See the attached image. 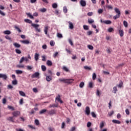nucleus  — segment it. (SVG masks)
Instances as JSON below:
<instances>
[{
    "label": "nucleus",
    "instance_id": "nucleus-1",
    "mask_svg": "<svg viewBox=\"0 0 131 131\" xmlns=\"http://www.w3.org/2000/svg\"><path fill=\"white\" fill-rule=\"evenodd\" d=\"M59 80L60 82H64V83H68L69 84L70 83H72L74 81V79H61L59 78Z\"/></svg>",
    "mask_w": 131,
    "mask_h": 131
},
{
    "label": "nucleus",
    "instance_id": "nucleus-2",
    "mask_svg": "<svg viewBox=\"0 0 131 131\" xmlns=\"http://www.w3.org/2000/svg\"><path fill=\"white\" fill-rule=\"evenodd\" d=\"M115 12L117 14L113 17V19H114V20H116L117 19H118L119 17H120L121 13L120 10H119L118 8H115Z\"/></svg>",
    "mask_w": 131,
    "mask_h": 131
},
{
    "label": "nucleus",
    "instance_id": "nucleus-3",
    "mask_svg": "<svg viewBox=\"0 0 131 131\" xmlns=\"http://www.w3.org/2000/svg\"><path fill=\"white\" fill-rule=\"evenodd\" d=\"M31 26H32V27L35 28L37 32H40V31H41V30H40V28H38L39 27V25L35 24H31Z\"/></svg>",
    "mask_w": 131,
    "mask_h": 131
},
{
    "label": "nucleus",
    "instance_id": "nucleus-4",
    "mask_svg": "<svg viewBox=\"0 0 131 131\" xmlns=\"http://www.w3.org/2000/svg\"><path fill=\"white\" fill-rule=\"evenodd\" d=\"M12 114L14 118L18 117V116H20V115L21 114V112H20V111H16L12 112Z\"/></svg>",
    "mask_w": 131,
    "mask_h": 131
},
{
    "label": "nucleus",
    "instance_id": "nucleus-5",
    "mask_svg": "<svg viewBox=\"0 0 131 131\" xmlns=\"http://www.w3.org/2000/svg\"><path fill=\"white\" fill-rule=\"evenodd\" d=\"M6 120L9 121V122H12V123H15V119L13 117H8L6 118Z\"/></svg>",
    "mask_w": 131,
    "mask_h": 131
},
{
    "label": "nucleus",
    "instance_id": "nucleus-6",
    "mask_svg": "<svg viewBox=\"0 0 131 131\" xmlns=\"http://www.w3.org/2000/svg\"><path fill=\"white\" fill-rule=\"evenodd\" d=\"M24 61H25L26 62H28V61H29L28 58L27 57H24V56H23L19 60L20 64H21V63H23V62H24Z\"/></svg>",
    "mask_w": 131,
    "mask_h": 131
},
{
    "label": "nucleus",
    "instance_id": "nucleus-7",
    "mask_svg": "<svg viewBox=\"0 0 131 131\" xmlns=\"http://www.w3.org/2000/svg\"><path fill=\"white\" fill-rule=\"evenodd\" d=\"M50 27L49 26H45L44 27V32L46 35L49 36V34H48V31H49V29Z\"/></svg>",
    "mask_w": 131,
    "mask_h": 131
},
{
    "label": "nucleus",
    "instance_id": "nucleus-8",
    "mask_svg": "<svg viewBox=\"0 0 131 131\" xmlns=\"http://www.w3.org/2000/svg\"><path fill=\"white\" fill-rule=\"evenodd\" d=\"M100 21L101 23H104V24H107V25L111 24V23H112V21L109 20L103 21L102 19H100Z\"/></svg>",
    "mask_w": 131,
    "mask_h": 131
},
{
    "label": "nucleus",
    "instance_id": "nucleus-9",
    "mask_svg": "<svg viewBox=\"0 0 131 131\" xmlns=\"http://www.w3.org/2000/svg\"><path fill=\"white\" fill-rule=\"evenodd\" d=\"M48 113L49 115H54V114H56V110H51L50 111H48Z\"/></svg>",
    "mask_w": 131,
    "mask_h": 131
},
{
    "label": "nucleus",
    "instance_id": "nucleus-10",
    "mask_svg": "<svg viewBox=\"0 0 131 131\" xmlns=\"http://www.w3.org/2000/svg\"><path fill=\"white\" fill-rule=\"evenodd\" d=\"M80 5L81 7H85V6H86V2L84 0H80Z\"/></svg>",
    "mask_w": 131,
    "mask_h": 131
},
{
    "label": "nucleus",
    "instance_id": "nucleus-11",
    "mask_svg": "<svg viewBox=\"0 0 131 131\" xmlns=\"http://www.w3.org/2000/svg\"><path fill=\"white\" fill-rule=\"evenodd\" d=\"M0 78H3L6 80L8 78V76L6 74H0Z\"/></svg>",
    "mask_w": 131,
    "mask_h": 131
},
{
    "label": "nucleus",
    "instance_id": "nucleus-12",
    "mask_svg": "<svg viewBox=\"0 0 131 131\" xmlns=\"http://www.w3.org/2000/svg\"><path fill=\"white\" fill-rule=\"evenodd\" d=\"M85 112L87 115H90V113H91V111H90V107L86 106L85 107Z\"/></svg>",
    "mask_w": 131,
    "mask_h": 131
},
{
    "label": "nucleus",
    "instance_id": "nucleus-13",
    "mask_svg": "<svg viewBox=\"0 0 131 131\" xmlns=\"http://www.w3.org/2000/svg\"><path fill=\"white\" fill-rule=\"evenodd\" d=\"M119 33L120 34V36L121 37H122V36H123V35H124V32H123V30H121L120 29H119Z\"/></svg>",
    "mask_w": 131,
    "mask_h": 131
},
{
    "label": "nucleus",
    "instance_id": "nucleus-14",
    "mask_svg": "<svg viewBox=\"0 0 131 131\" xmlns=\"http://www.w3.org/2000/svg\"><path fill=\"white\" fill-rule=\"evenodd\" d=\"M39 76V73L35 72L32 75V78H35V77H38Z\"/></svg>",
    "mask_w": 131,
    "mask_h": 131
},
{
    "label": "nucleus",
    "instance_id": "nucleus-15",
    "mask_svg": "<svg viewBox=\"0 0 131 131\" xmlns=\"http://www.w3.org/2000/svg\"><path fill=\"white\" fill-rule=\"evenodd\" d=\"M56 100H57V102H60V104H62L63 101L61 100V98L60 97V95H58V96L56 97Z\"/></svg>",
    "mask_w": 131,
    "mask_h": 131
},
{
    "label": "nucleus",
    "instance_id": "nucleus-16",
    "mask_svg": "<svg viewBox=\"0 0 131 131\" xmlns=\"http://www.w3.org/2000/svg\"><path fill=\"white\" fill-rule=\"evenodd\" d=\"M20 42L21 43H24V45H29V43H30V41H29V40H21L20 41Z\"/></svg>",
    "mask_w": 131,
    "mask_h": 131
},
{
    "label": "nucleus",
    "instance_id": "nucleus-17",
    "mask_svg": "<svg viewBox=\"0 0 131 131\" xmlns=\"http://www.w3.org/2000/svg\"><path fill=\"white\" fill-rule=\"evenodd\" d=\"M34 59L35 61H38V59H39V54L36 53L34 55Z\"/></svg>",
    "mask_w": 131,
    "mask_h": 131
},
{
    "label": "nucleus",
    "instance_id": "nucleus-18",
    "mask_svg": "<svg viewBox=\"0 0 131 131\" xmlns=\"http://www.w3.org/2000/svg\"><path fill=\"white\" fill-rule=\"evenodd\" d=\"M69 27L70 29H73V28H74V26L73 25V24H72V23H71V21H69Z\"/></svg>",
    "mask_w": 131,
    "mask_h": 131
},
{
    "label": "nucleus",
    "instance_id": "nucleus-19",
    "mask_svg": "<svg viewBox=\"0 0 131 131\" xmlns=\"http://www.w3.org/2000/svg\"><path fill=\"white\" fill-rule=\"evenodd\" d=\"M112 122H113V123H115L116 124H120V123H121L120 121L114 119L112 120Z\"/></svg>",
    "mask_w": 131,
    "mask_h": 131
},
{
    "label": "nucleus",
    "instance_id": "nucleus-20",
    "mask_svg": "<svg viewBox=\"0 0 131 131\" xmlns=\"http://www.w3.org/2000/svg\"><path fill=\"white\" fill-rule=\"evenodd\" d=\"M105 7L107 8V9H108V10H113V7H112V6L109 5L108 4H106L105 5Z\"/></svg>",
    "mask_w": 131,
    "mask_h": 131
},
{
    "label": "nucleus",
    "instance_id": "nucleus-21",
    "mask_svg": "<svg viewBox=\"0 0 131 131\" xmlns=\"http://www.w3.org/2000/svg\"><path fill=\"white\" fill-rule=\"evenodd\" d=\"M13 46L14 47H15V48H20L21 47V45L17 42H14L13 43Z\"/></svg>",
    "mask_w": 131,
    "mask_h": 131
},
{
    "label": "nucleus",
    "instance_id": "nucleus-22",
    "mask_svg": "<svg viewBox=\"0 0 131 131\" xmlns=\"http://www.w3.org/2000/svg\"><path fill=\"white\" fill-rule=\"evenodd\" d=\"M3 33L4 34H6L7 35H9L11 34V31H10V30H6V31H4L3 32Z\"/></svg>",
    "mask_w": 131,
    "mask_h": 131
},
{
    "label": "nucleus",
    "instance_id": "nucleus-23",
    "mask_svg": "<svg viewBox=\"0 0 131 131\" xmlns=\"http://www.w3.org/2000/svg\"><path fill=\"white\" fill-rule=\"evenodd\" d=\"M58 104H50L49 106V108H55V107H58Z\"/></svg>",
    "mask_w": 131,
    "mask_h": 131
},
{
    "label": "nucleus",
    "instance_id": "nucleus-24",
    "mask_svg": "<svg viewBox=\"0 0 131 131\" xmlns=\"http://www.w3.org/2000/svg\"><path fill=\"white\" fill-rule=\"evenodd\" d=\"M47 65H48V66H52L53 65V63L50 60H47Z\"/></svg>",
    "mask_w": 131,
    "mask_h": 131
},
{
    "label": "nucleus",
    "instance_id": "nucleus-25",
    "mask_svg": "<svg viewBox=\"0 0 131 131\" xmlns=\"http://www.w3.org/2000/svg\"><path fill=\"white\" fill-rule=\"evenodd\" d=\"M68 10L67 9V7L66 6H64L63 8V12L64 14L67 13Z\"/></svg>",
    "mask_w": 131,
    "mask_h": 131
},
{
    "label": "nucleus",
    "instance_id": "nucleus-26",
    "mask_svg": "<svg viewBox=\"0 0 131 131\" xmlns=\"http://www.w3.org/2000/svg\"><path fill=\"white\" fill-rule=\"evenodd\" d=\"M25 22H26V23H29V24H31V23H32V21L30 20L29 19H25Z\"/></svg>",
    "mask_w": 131,
    "mask_h": 131
},
{
    "label": "nucleus",
    "instance_id": "nucleus-27",
    "mask_svg": "<svg viewBox=\"0 0 131 131\" xmlns=\"http://www.w3.org/2000/svg\"><path fill=\"white\" fill-rule=\"evenodd\" d=\"M15 73H16V74H22L23 73V71L17 70L15 71Z\"/></svg>",
    "mask_w": 131,
    "mask_h": 131
},
{
    "label": "nucleus",
    "instance_id": "nucleus-28",
    "mask_svg": "<svg viewBox=\"0 0 131 131\" xmlns=\"http://www.w3.org/2000/svg\"><path fill=\"white\" fill-rule=\"evenodd\" d=\"M46 80L47 81H51V80H52V77H51V76H47Z\"/></svg>",
    "mask_w": 131,
    "mask_h": 131
},
{
    "label": "nucleus",
    "instance_id": "nucleus-29",
    "mask_svg": "<svg viewBox=\"0 0 131 131\" xmlns=\"http://www.w3.org/2000/svg\"><path fill=\"white\" fill-rule=\"evenodd\" d=\"M19 94L20 96H21L22 97H25V93H24L23 91H19Z\"/></svg>",
    "mask_w": 131,
    "mask_h": 131
},
{
    "label": "nucleus",
    "instance_id": "nucleus-30",
    "mask_svg": "<svg viewBox=\"0 0 131 131\" xmlns=\"http://www.w3.org/2000/svg\"><path fill=\"white\" fill-rule=\"evenodd\" d=\"M46 112H47V110L46 109H43L41 110L40 112H39V114H43V113H46Z\"/></svg>",
    "mask_w": 131,
    "mask_h": 131
},
{
    "label": "nucleus",
    "instance_id": "nucleus-31",
    "mask_svg": "<svg viewBox=\"0 0 131 131\" xmlns=\"http://www.w3.org/2000/svg\"><path fill=\"white\" fill-rule=\"evenodd\" d=\"M94 83L92 82H90L89 83V88H90V89H93L94 86H93Z\"/></svg>",
    "mask_w": 131,
    "mask_h": 131
},
{
    "label": "nucleus",
    "instance_id": "nucleus-32",
    "mask_svg": "<svg viewBox=\"0 0 131 131\" xmlns=\"http://www.w3.org/2000/svg\"><path fill=\"white\" fill-rule=\"evenodd\" d=\"M5 37L6 39H8V40H10L12 41V38H11V37H10L9 35H6Z\"/></svg>",
    "mask_w": 131,
    "mask_h": 131
},
{
    "label": "nucleus",
    "instance_id": "nucleus-33",
    "mask_svg": "<svg viewBox=\"0 0 131 131\" xmlns=\"http://www.w3.org/2000/svg\"><path fill=\"white\" fill-rule=\"evenodd\" d=\"M8 108L9 109V110H12V111H14L15 110V108L11 105H8Z\"/></svg>",
    "mask_w": 131,
    "mask_h": 131
},
{
    "label": "nucleus",
    "instance_id": "nucleus-34",
    "mask_svg": "<svg viewBox=\"0 0 131 131\" xmlns=\"http://www.w3.org/2000/svg\"><path fill=\"white\" fill-rule=\"evenodd\" d=\"M103 127H104V122L101 121L100 123V128H101L102 129V128H103Z\"/></svg>",
    "mask_w": 131,
    "mask_h": 131
},
{
    "label": "nucleus",
    "instance_id": "nucleus-35",
    "mask_svg": "<svg viewBox=\"0 0 131 131\" xmlns=\"http://www.w3.org/2000/svg\"><path fill=\"white\" fill-rule=\"evenodd\" d=\"M123 85V82H122V81H120L119 84L117 85V86H118V88H122Z\"/></svg>",
    "mask_w": 131,
    "mask_h": 131
},
{
    "label": "nucleus",
    "instance_id": "nucleus-36",
    "mask_svg": "<svg viewBox=\"0 0 131 131\" xmlns=\"http://www.w3.org/2000/svg\"><path fill=\"white\" fill-rule=\"evenodd\" d=\"M41 68L42 69V71H46V70H47V67L43 65L41 66Z\"/></svg>",
    "mask_w": 131,
    "mask_h": 131
},
{
    "label": "nucleus",
    "instance_id": "nucleus-37",
    "mask_svg": "<svg viewBox=\"0 0 131 131\" xmlns=\"http://www.w3.org/2000/svg\"><path fill=\"white\" fill-rule=\"evenodd\" d=\"M57 7H58V5H57V3H54L52 5V8H53V9H57Z\"/></svg>",
    "mask_w": 131,
    "mask_h": 131
},
{
    "label": "nucleus",
    "instance_id": "nucleus-38",
    "mask_svg": "<svg viewBox=\"0 0 131 131\" xmlns=\"http://www.w3.org/2000/svg\"><path fill=\"white\" fill-rule=\"evenodd\" d=\"M96 77H97V75H96V73H94L92 76L93 80H96Z\"/></svg>",
    "mask_w": 131,
    "mask_h": 131
},
{
    "label": "nucleus",
    "instance_id": "nucleus-39",
    "mask_svg": "<svg viewBox=\"0 0 131 131\" xmlns=\"http://www.w3.org/2000/svg\"><path fill=\"white\" fill-rule=\"evenodd\" d=\"M116 92H117V87L114 86L113 88V93H114V94H116Z\"/></svg>",
    "mask_w": 131,
    "mask_h": 131
},
{
    "label": "nucleus",
    "instance_id": "nucleus-40",
    "mask_svg": "<svg viewBox=\"0 0 131 131\" xmlns=\"http://www.w3.org/2000/svg\"><path fill=\"white\" fill-rule=\"evenodd\" d=\"M94 22H95V20H94V19H88V23H89V24H92L94 23Z\"/></svg>",
    "mask_w": 131,
    "mask_h": 131
},
{
    "label": "nucleus",
    "instance_id": "nucleus-41",
    "mask_svg": "<svg viewBox=\"0 0 131 131\" xmlns=\"http://www.w3.org/2000/svg\"><path fill=\"white\" fill-rule=\"evenodd\" d=\"M40 12H41V13H45V12H47V9L41 8L40 9Z\"/></svg>",
    "mask_w": 131,
    "mask_h": 131
},
{
    "label": "nucleus",
    "instance_id": "nucleus-42",
    "mask_svg": "<svg viewBox=\"0 0 131 131\" xmlns=\"http://www.w3.org/2000/svg\"><path fill=\"white\" fill-rule=\"evenodd\" d=\"M15 53H16V54H21V50H20L18 49H15Z\"/></svg>",
    "mask_w": 131,
    "mask_h": 131
},
{
    "label": "nucleus",
    "instance_id": "nucleus-43",
    "mask_svg": "<svg viewBox=\"0 0 131 131\" xmlns=\"http://www.w3.org/2000/svg\"><path fill=\"white\" fill-rule=\"evenodd\" d=\"M50 45L51 47H54L55 46V42L53 40H51L50 42Z\"/></svg>",
    "mask_w": 131,
    "mask_h": 131
},
{
    "label": "nucleus",
    "instance_id": "nucleus-44",
    "mask_svg": "<svg viewBox=\"0 0 131 131\" xmlns=\"http://www.w3.org/2000/svg\"><path fill=\"white\" fill-rule=\"evenodd\" d=\"M84 85V82H81L79 84V87L81 88H83Z\"/></svg>",
    "mask_w": 131,
    "mask_h": 131
},
{
    "label": "nucleus",
    "instance_id": "nucleus-45",
    "mask_svg": "<svg viewBox=\"0 0 131 131\" xmlns=\"http://www.w3.org/2000/svg\"><path fill=\"white\" fill-rule=\"evenodd\" d=\"M103 12H104V10L103 9H98V14H102Z\"/></svg>",
    "mask_w": 131,
    "mask_h": 131
},
{
    "label": "nucleus",
    "instance_id": "nucleus-46",
    "mask_svg": "<svg viewBox=\"0 0 131 131\" xmlns=\"http://www.w3.org/2000/svg\"><path fill=\"white\" fill-rule=\"evenodd\" d=\"M62 69L64 71H66V72H68V71H69V69H68V68H67L66 67H63Z\"/></svg>",
    "mask_w": 131,
    "mask_h": 131
},
{
    "label": "nucleus",
    "instance_id": "nucleus-47",
    "mask_svg": "<svg viewBox=\"0 0 131 131\" xmlns=\"http://www.w3.org/2000/svg\"><path fill=\"white\" fill-rule=\"evenodd\" d=\"M96 95L98 96V97H100L101 96V93H100V91H99V90H97Z\"/></svg>",
    "mask_w": 131,
    "mask_h": 131
},
{
    "label": "nucleus",
    "instance_id": "nucleus-48",
    "mask_svg": "<svg viewBox=\"0 0 131 131\" xmlns=\"http://www.w3.org/2000/svg\"><path fill=\"white\" fill-rule=\"evenodd\" d=\"M16 67H17V68H24L25 66L24 65L17 64Z\"/></svg>",
    "mask_w": 131,
    "mask_h": 131
},
{
    "label": "nucleus",
    "instance_id": "nucleus-49",
    "mask_svg": "<svg viewBox=\"0 0 131 131\" xmlns=\"http://www.w3.org/2000/svg\"><path fill=\"white\" fill-rule=\"evenodd\" d=\"M107 31L108 32H112V31H114V29H113V28H109Z\"/></svg>",
    "mask_w": 131,
    "mask_h": 131
},
{
    "label": "nucleus",
    "instance_id": "nucleus-50",
    "mask_svg": "<svg viewBox=\"0 0 131 131\" xmlns=\"http://www.w3.org/2000/svg\"><path fill=\"white\" fill-rule=\"evenodd\" d=\"M88 48L89 50H94V47L92 45H88Z\"/></svg>",
    "mask_w": 131,
    "mask_h": 131
},
{
    "label": "nucleus",
    "instance_id": "nucleus-51",
    "mask_svg": "<svg viewBox=\"0 0 131 131\" xmlns=\"http://www.w3.org/2000/svg\"><path fill=\"white\" fill-rule=\"evenodd\" d=\"M35 123L36 125H39V121H38V120H37V119H35Z\"/></svg>",
    "mask_w": 131,
    "mask_h": 131
},
{
    "label": "nucleus",
    "instance_id": "nucleus-52",
    "mask_svg": "<svg viewBox=\"0 0 131 131\" xmlns=\"http://www.w3.org/2000/svg\"><path fill=\"white\" fill-rule=\"evenodd\" d=\"M91 115H92V117H94V118H96V117H97V115H96L95 112H92Z\"/></svg>",
    "mask_w": 131,
    "mask_h": 131
},
{
    "label": "nucleus",
    "instance_id": "nucleus-53",
    "mask_svg": "<svg viewBox=\"0 0 131 131\" xmlns=\"http://www.w3.org/2000/svg\"><path fill=\"white\" fill-rule=\"evenodd\" d=\"M57 35V37H58L59 38H62V37H63V36L60 33H58Z\"/></svg>",
    "mask_w": 131,
    "mask_h": 131
},
{
    "label": "nucleus",
    "instance_id": "nucleus-54",
    "mask_svg": "<svg viewBox=\"0 0 131 131\" xmlns=\"http://www.w3.org/2000/svg\"><path fill=\"white\" fill-rule=\"evenodd\" d=\"M27 16H28V17H29L31 19H33V16H32V15H31V14L30 13H27Z\"/></svg>",
    "mask_w": 131,
    "mask_h": 131
},
{
    "label": "nucleus",
    "instance_id": "nucleus-55",
    "mask_svg": "<svg viewBox=\"0 0 131 131\" xmlns=\"http://www.w3.org/2000/svg\"><path fill=\"white\" fill-rule=\"evenodd\" d=\"M123 25H124V26H125V27H127V26H128L127 22L125 20H124L123 21Z\"/></svg>",
    "mask_w": 131,
    "mask_h": 131
},
{
    "label": "nucleus",
    "instance_id": "nucleus-56",
    "mask_svg": "<svg viewBox=\"0 0 131 131\" xmlns=\"http://www.w3.org/2000/svg\"><path fill=\"white\" fill-rule=\"evenodd\" d=\"M68 41L71 46H73V42H72V40H71V39H69Z\"/></svg>",
    "mask_w": 131,
    "mask_h": 131
},
{
    "label": "nucleus",
    "instance_id": "nucleus-57",
    "mask_svg": "<svg viewBox=\"0 0 131 131\" xmlns=\"http://www.w3.org/2000/svg\"><path fill=\"white\" fill-rule=\"evenodd\" d=\"M15 29H17V31H18L19 33L22 32V31L19 28V27L15 26Z\"/></svg>",
    "mask_w": 131,
    "mask_h": 131
},
{
    "label": "nucleus",
    "instance_id": "nucleus-58",
    "mask_svg": "<svg viewBox=\"0 0 131 131\" xmlns=\"http://www.w3.org/2000/svg\"><path fill=\"white\" fill-rule=\"evenodd\" d=\"M84 30H89V26H86V25H84L83 26Z\"/></svg>",
    "mask_w": 131,
    "mask_h": 131
},
{
    "label": "nucleus",
    "instance_id": "nucleus-59",
    "mask_svg": "<svg viewBox=\"0 0 131 131\" xmlns=\"http://www.w3.org/2000/svg\"><path fill=\"white\" fill-rule=\"evenodd\" d=\"M28 126L30 128H32V129H36L35 126H33L31 125H29Z\"/></svg>",
    "mask_w": 131,
    "mask_h": 131
},
{
    "label": "nucleus",
    "instance_id": "nucleus-60",
    "mask_svg": "<svg viewBox=\"0 0 131 131\" xmlns=\"http://www.w3.org/2000/svg\"><path fill=\"white\" fill-rule=\"evenodd\" d=\"M17 83H18V82H17L16 80H14L12 81V84L16 85V84H17Z\"/></svg>",
    "mask_w": 131,
    "mask_h": 131
},
{
    "label": "nucleus",
    "instance_id": "nucleus-61",
    "mask_svg": "<svg viewBox=\"0 0 131 131\" xmlns=\"http://www.w3.org/2000/svg\"><path fill=\"white\" fill-rule=\"evenodd\" d=\"M32 68H33V67H32L31 66H27V69L28 70H31V69H32Z\"/></svg>",
    "mask_w": 131,
    "mask_h": 131
},
{
    "label": "nucleus",
    "instance_id": "nucleus-62",
    "mask_svg": "<svg viewBox=\"0 0 131 131\" xmlns=\"http://www.w3.org/2000/svg\"><path fill=\"white\" fill-rule=\"evenodd\" d=\"M84 69H86V70H91V68L90 67L85 66L84 67Z\"/></svg>",
    "mask_w": 131,
    "mask_h": 131
},
{
    "label": "nucleus",
    "instance_id": "nucleus-63",
    "mask_svg": "<svg viewBox=\"0 0 131 131\" xmlns=\"http://www.w3.org/2000/svg\"><path fill=\"white\" fill-rule=\"evenodd\" d=\"M7 103V99L3 98V103L5 105Z\"/></svg>",
    "mask_w": 131,
    "mask_h": 131
},
{
    "label": "nucleus",
    "instance_id": "nucleus-64",
    "mask_svg": "<svg viewBox=\"0 0 131 131\" xmlns=\"http://www.w3.org/2000/svg\"><path fill=\"white\" fill-rule=\"evenodd\" d=\"M75 129H76V127H72L70 130V131H74L75 130Z\"/></svg>",
    "mask_w": 131,
    "mask_h": 131
}]
</instances>
